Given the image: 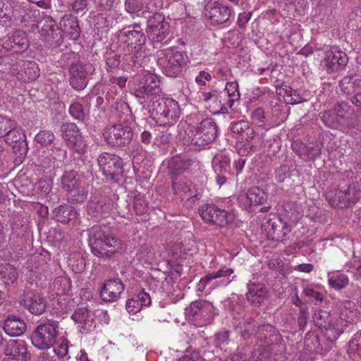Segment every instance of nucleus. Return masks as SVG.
<instances>
[{"mask_svg":"<svg viewBox=\"0 0 361 361\" xmlns=\"http://www.w3.org/2000/svg\"><path fill=\"white\" fill-rule=\"evenodd\" d=\"M92 252L99 257H108L123 250L121 240L109 231L106 226L96 225L88 232Z\"/></svg>","mask_w":361,"mask_h":361,"instance_id":"obj_1","label":"nucleus"},{"mask_svg":"<svg viewBox=\"0 0 361 361\" xmlns=\"http://www.w3.org/2000/svg\"><path fill=\"white\" fill-rule=\"evenodd\" d=\"M119 37L126 44V49L124 51L122 60L129 67L135 66L138 63V59L143 54L146 42V37L142 30L140 25L135 24L121 31Z\"/></svg>","mask_w":361,"mask_h":361,"instance_id":"obj_2","label":"nucleus"},{"mask_svg":"<svg viewBox=\"0 0 361 361\" xmlns=\"http://www.w3.org/2000/svg\"><path fill=\"white\" fill-rule=\"evenodd\" d=\"M184 145L205 147L214 141L217 136L216 124L211 118H206L197 126H188L183 133H179Z\"/></svg>","mask_w":361,"mask_h":361,"instance_id":"obj_3","label":"nucleus"},{"mask_svg":"<svg viewBox=\"0 0 361 361\" xmlns=\"http://www.w3.org/2000/svg\"><path fill=\"white\" fill-rule=\"evenodd\" d=\"M151 103L152 116L159 126H171L178 121L180 109L176 101L171 98L153 97Z\"/></svg>","mask_w":361,"mask_h":361,"instance_id":"obj_4","label":"nucleus"},{"mask_svg":"<svg viewBox=\"0 0 361 361\" xmlns=\"http://www.w3.org/2000/svg\"><path fill=\"white\" fill-rule=\"evenodd\" d=\"M157 63L165 75L176 78L181 74L188 58L185 52L171 47L157 51Z\"/></svg>","mask_w":361,"mask_h":361,"instance_id":"obj_5","label":"nucleus"},{"mask_svg":"<svg viewBox=\"0 0 361 361\" xmlns=\"http://www.w3.org/2000/svg\"><path fill=\"white\" fill-rule=\"evenodd\" d=\"M134 95L142 104L149 97L154 96L161 92L160 80L159 77L148 71L136 74L133 78Z\"/></svg>","mask_w":361,"mask_h":361,"instance_id":"obj_6","label":"nucleus"},{"mask_svg":"<svg viewBox=\"0 0 361 361\" xmlns=\"http://www.w3.org/2000/svg\"><path fill=\"white\" fill-rule=\"evenodd\" d=\"M147 32L154 44H168L171 38L169 23L164 16L159 13H154L147 20Z\"/></svg>","mask_w":361,"mask_h":361,"instance_id":"obj_7","label":"nucleus"},{"mask_svg":"<svg viewBox=\"0 0 361 361\" xmlns=\"http://www.w3.org/2000/svg\"><path fill=\"white\" fill-rule=\"evenodd\" d=\"M186 318L195 326H204L211 322L214 314L213 305L206 300L192 302L185 311Z\"/></svg>","mask_w":361,"mask_h":361,"instance_id":"obj_8","label":"nucleus"},{"mask_svg":"<svg viewBox=\"0 0 361 361\" xmlns=\"http://www.w3.org/2000/svg\"><path fill=\"white\" fill-rule=\"evenodd\" d=\"M198 212L204 221L221 227L232 223L236 216L233 210L221 209L212 204L201 205Z\"/></svg>","mask_w":361,"mask_h":361,"instance_id":"obj_9","label":"nucleus"},{"mask_svg":"<svg viewBox=\"0 0 361 361\" xmlns=\"http://www.w3.org/2000/svg\"><path fill=\"white\" fill-rule=\"evenodd\" d=\"M233 273V269L226 267H221L216 271L208 273L200 280L197 290L199 292H203L207 288L210 293L217 288L226 286L235 277L233 276L232 279H230Z\"/></svg>","mask_w":361,"mask_h":361,"instance_id":"obj_10","label":"nucleus"},{"mask_svg":"<svg viewBox=\"0 0 361 361\" xmlns=\"http://www.w3.org/2000/svg\"><path fill=\"white\" fill-rule=\"evenodd\" d=\"M58 324L45 323L37 326L32 334L31 341L33 345L39 349H49L56 342Z\"/></svg>","mask_w":361,"mask_h":361,"instance_id":"obj_11","label":"nucleus"},{"mask_svg":"<svg viewBox=\"0 0 361 361\" xmlns=\"http://www.w3.org/2000/svg\"><path fill=\"white\" fill-rule=\"evenodd\" d=\"M354 114V110L346 102L338 103L333 109L323 114L322 119L325 125L335 128L340 125H348Z\"/></svg>","mask_w":361,"mask_h":361,"instance_id":"obj_12","label":"nucleus"},{"mask_svg":"<svg viewBox=\"0 0 361 361\" xmlns=\"http://www.w3.org/2000/svg\"><path fill=\"white\" fill-rule=\"evenodd\" d=\"M103 136L106 142L111 146H126L133 140V132L130 127L116 124L104 128Z\"/></svg>","mask_w":361,"mask_h":361,"instance_id":"obj_13","label":"nucleus"},{"mask_svg":"<svg viewBox=\"0 0 361 361\" xmlns=\"http://www.w3.org/2000/svg\"><path fill=\"white\" fill-rule=\"evenodd\" d=\"M62 137L67 146L76 153L82 154L87 152V143L75 123H64L61 127Z\"/></svg>","mask_w":361,"mask_h":361,"instance_id":"obj_14","label":"nucleus"},{"mask_svg":"<svg viewBox=\"0 0 361 361\" xmlns=\"http://www.w3.org/2000/svg\"><path fill=\"white\" fill-rule=\"evenodd\" d=\"M94 70V66L90 63L72 64L69 68L71 86L77 91L84 90Z\"/></svg>","mask_w":361,"mask_h":361,"instance_id":"obj_15","label":"nucleus"},{"mask_svg":"<svg viewBox=\"0 0 361 361\" xmlns=\"http://www.w3.org/2000/svg\"><path fill=\"white\" fill-rule=\"evenodd\" d=\"M116 209L115 203L105 194L96 190L87 204L88 214L94 217L105 216Z\"/></svg>","mask_w":361,"mask_h":361,"instance_id":"obj_16","label":"nucleus"},{"mask_svg":"<svg viewBox=\"0 0 361 361\" xmlns=\"http://www.w3.org/2000/svg\"><path fill=\"white\" fill-rule=\"evenodd\" d=\"M98 166L106 180H112L123 171V160L116 154L102 153L97 158Z\"/></svg>","mask_w":361,"mask_h":361,"instance_id":"obj_17","label":"nucleus"},{"mask_svg":"<svg viewBox=\"0 0 361 361\" xmlns=\"http://www.w3.org/2000/svg\"><path fill=\"white\" fill-rule=\"evenodd\" d=\"M61 187L67 191L76 202H82L87 197V192L81 185L75 171H65L61 178Z\"/></svg>","mask_w":361,"mask_h":361,"instance_id":"obj_18","label":"nucleus"},{"mask_svg":"<svg viewBox=\"0 0 361 361\" xmlns=\"http://www.w3.org/2000/svg\"><path fill=\"white\" fill-rule=\"evenodd\" d=\"M205 17L213 25H221L229 21L233 16L232 9L218 1L207 3L205 7Z\"/></svg>","mask_w":361,"mask_h":361,"instance_id":"obj_19","label":"nucleus"},{"mask_svg":"<svg viewBox=\"0 0 361 361\" xmlns=\"http://www.w3.org/2000/svg\"><path fill=\"white\" fill-rule=\"evenodd\" d=\"M359 318V311L355 304L351 301H345L340 309L339 318L337 319V326L333 330L334 337H339L343 332L344 328L349 324L356 322Z\"/></svg>","mask_w":361,"mask_h":361,"instance_id":"obj_20","label":"nucleus"},{"mask_svg":"<svg viewBox=\"0 0 361 361\" xmlns=\"http://www.w3.org/2000/svg\"><path fill=\"white\" fill-rule=\"evenodd\" d=\"M347 54L337 47H331L325 51V56L321 66L327 73H333L342 70L348 63Z\"/></svg>","mask_w":361,"mask_h":361,"instance_id":"obj_21","label":"nucleus"},{"mask_svg":"<svg viewBox=\"0 0 361 361\" xmlns=\"http://www.w3.org/2000/svg\"><path fill=\"white\" fill-rule=\"evenodd\" d=\"M161 0H126V11L137 16L152 13L161 8Z\"/></svg>","mask_w":361,"mask_h":361,"instance_id":"obj_22","label":"nucleus"},{"mask_svg":"<svg viewBox=\"0 0 361 361\" xmlns=\"http://www.w3.org/2000/svg\"><path fill=\"white\" fill-rule=\"evenodd\" d=\"M71 318L78 324L81 334H88L93 331L96 322L93 313L87 307L78 308L72 314Z\"/></svg>","mask_w":361,"mask_h":361,"instance_id":"obj_23","label":"nucleus"},{"mask_svg":"<svg viewBox=\"0 0 361 361\" xmlns=\"http://www.w3.org/2000/svg\"><path fill=\"white\" fill-rule=\"evenodd\" d=\"M4 353L6 357H13L18 361H30L31 358L23 340H10L5 345Z\"/></svg>","mask_w":361,"mask_h":361,"instance_id":"obj_24","label":"nucleus"},{"mask_svg":"<svg viewBox=\"0 0 361 361\" xmlns=\"http://www.w3.org/2000/svg\"><path fill=\"white\" fill-rule=\"evenodd\" d=\"M42 23L39 31L40 35L51 46H57L62 41V35L60 31L55 29L56 23L51 16H45L42 20Z\"/></svg>","mask_w":361,"mask_h":361,"instance_id":"obj_25","label":"nucleus"},{"mask_svg":"<svg viewBox=\"0 0 361 361\" xmlns=\"http://www.w3.org/2000/svg\"><path fill=\"white\" fill-rule=\"evenodd\" d=\"M39 11L33 8L30 5L23 6L17 1H13V8L11 13V25L13 23H22L28 20L35 21Z\"/></svg>","mask_w":361,"mask_h":361,"instance_id":"obj_26","label":"nucleus"},{"mask_svg":"<svg viewBox=\"0 0 361 361\" xmlns=\"http://www.w3.org/2000/svg\"><path fill=\"white\" fill-rule=\"evenodd\" d=\"M360 196L355 191V185H350L345 190H338L333 198L329 199V203L333 207L344 208L350 207Z\"/></svg>","mask_w":361,"mask_h":361,"instance_id":"obj_27","label":"nucleus"},{"mask_svg":"<svg viewBox=\"0 0 361 361\" xmlns=\"http://www.w3.org/2000/svg\"><path fill=\"white\" fill-rule=\"evenodd\" d=\"M124 290V285L120 279H110L106 281L100 291L102 300L109 302L116 301Z\"/></svg>","mask_w":361,"mask_h":361,"instance_id":"obj_28","label":"nucleus"},{"mask_svg":"<svg viewBox=\"0 0 361 361\" xmlns=\"http://www.w3.org/2000/svg\"><path fill=\"white\" fill-rule=\"evenodd\" d=\"M263 134H257L250 126L245 132L243 139H245V143L238 149L240 156H246L250 152L258 150L262 147Z\"/></svg>","mask_w":361,"mask_h":361,"instance_id":"obj_29","label":"nucleus"},{"mask_svg":"<svg viewBox=\"0 0 361 361\" xmlns=\"http://www.w3.org/2000/svg\"><path fill=\"white\" fill-rule=\"evenodd\" d=\"M313 320L319 328L325 329V334L330 341H334L338 338L334 337L333 336V330L337 326V320L333 322L329 312L326 310H319L314 312Z\"/></svg>","mask_w":361,"mask_h":361,"instance_id":"obj_30","label":"nucleus"},{"mask_svg":"<svg viewBox=\"0 0 361 361\" xmlns=\"http://www.w3.org/2000/svg\"><path fill=\"white\" fill-rule=\"evenodd\" d=\"M20 305L35 315L42 314L46 309L45 299L39 293L25 294L20 300Z\"/></svg>","mask_w":361,"mask_h":361,"instance_id":"obj_31","label":"nucleus"},{"mask_svg":"<svg viewBox=\"0 0 361 361\" xmlns=\"http://www.w3.org/2000/svg\"><path fill=\"white\" fill-rule=\"evenodd\" d=\"M221 93L225 99L221 114H228V109H232L235 102L240 100V94L238 83L236 81L226 82L224 91Z\"/></svg>","mask_w":361,"mask_h":361,"instance_id":"obj_32","label":"nucleus"},{"mask_svg":"<svg viewBox=\"0 0 361 361\" xmlns=\"http://www.w3.org/2000/svg\"><path fill=\"white\" fill-rule=\"evenodd\" d=\"M173 194L181 200L189 199L195 194V187L190 180L185 176L172 180Z\"/></svg>","mask_w":361,"mask_h":361,"instance_id":"obj_33","label":"nucleus"},{"mask_svg":"<svg viewBox=\"0 0 361 361\" xmlns=\"http://www.w3.org/2000/svg\"><path fill=\"white\" fill-rule=\"evenodd\" d=\"M192 163L193 161L186 157L176 156L169 159L167 169L171 179H177V176L187 171Z\"/></svg>","mask_w":361,"mask_h":361,"instance_id":"obj_34","label":"nucleus"},{"mask_svg":"<svg viewBox=\"0 0 361 361\" xmlns=\"http://www.w3.org/2000/svg\"><path fill=\"white\" fill-rule=\"evenodd\" d=\"M59 25L61 31L71 39L76 40L80 37V30L76 17L71 14L64 15Z\"/></svg>","mask_w":361,"mask_h":361,"instance_id":"obj_35","label":"nucleus"},{"mask_svg":"<svg viewBox=\"0 0 361 361\" xmlns=\"http://www.w3.org/2000/svg\"><path fill=\"white\" fill-rule=\"evenodd\" d=\"M293 150L297 154L305 160L314 159L321 154L322 146L319 143H311L305 145L302 142H295L293 145Z\"/></svg>","mask_w":361,"mask_h":361,"instance_id":"obj_36","label":"nucleus"},{"mask_svg":"<svg viewBox=\"0 0 361 361\" xmlns=\"http://www.w3.org/2000/svg\"><path fill=\"white\" fill-rule=\"evenodd\" d=\"M247 288V299L254 305H260L268 295V289L263 283H250Z\"/></svg>","mask_w":361,"mask_h":361,"instance_id":"obj_37","label":"nucleus"},{"mask_svg":"<svg viewBox=\"0 0 361 361\" xmlns=\"http://www.w3.org/2000/svg\"><path fill=\"white\" fill-rule=\"evenodd\" d=\"M151 305V298L149 295L141 291L129 298L126 302V310L130 314H136L140 312L142 307H148Z\"/></svg>","mask_w":361,"mask_h":361,"instance_id":"obj_38","label":"nucleus"},{"mask_svg":"<svg viewBox=\"0 0 361 361\" xmlns=\"http://www.w3.org/2000/svg\"><path fill=\"white\" fill-rule=\"evenodd\" d=\"M6 44L11 47L13 52H23L27 49L29 40L25 32L17 30L11 37L6 39Z\"/></svg>","mask_w":361,"mask_h":361,"instance_id":"obj_39","label":"nucleus"},{"mask_svg":"<svg viewBox=\"0 0 361 361\" xmlns=\"http://www.w3.org/2000/svg\"><path fill=\"white\" fill-rule=\"evenodd\" d=\"M3 328L6 334L11 336H18L25 332L26 324L23 320L11 315L4 321Z\"/></svg>","mask_w":361,"mask_h":361,"instance_id":"obj_40","label":"nucleus"},{"mask_svg":"<svg viewBox=\"0 0 361 361\" xmlns=\"http://www.w3.org/2000/svg\"><path fill=\"white\" fill-rule=\"evenodd\" d=\"M201 99L207 103L209 107L216 109V113L221 114L225 99L223 98L221 92H219L216 90H213L210 92H203L201 93Z\"/></svg>","mask_w":361,"mask_h":361,"instance_id":"obj_41","label":"nucleus"},{"mask_svg":"<svg viewBox=\"0 0 361 361\" xmlns=\"http://www.w3.org/2000/svg\"><path fill=\"white\" fill-rule=\"evenodd\" d=\"M21 69L17 68V74L22 78L29 81L35 80L39 76V68L37 64L34 61H22Z\"/></svg>","mask_w":361,"mask_h":361,"instance_id":"obj_42","label":"nucleus"},{"mask_svg":"<svg viewBox=\"0 0 361 361\" xmlns=\"http://www.w3.org/2000/svg\"><path fill=\"white\" fill-rule=\"evenodd\" d=\"M230 158L224 153H218L212 159V168L216 173H228L231 174L230 171Z\"/></svg>","mask_w":361,"mask_h":361,"instance_id":"obj_43","label":"nucleus"},{"mask_svg":"<svg viewBox=\"0 0 361 361\" xmlns=\"http://www.w3.org/2000/svg\"><path fill=\"white\" fill-rule=\"evenodd\" d=\"M329 285L336 289L341 290L349 283L348 276L340 271H332L327 274Z\"/></svg>","mask_w":361,"mask_h":361,"instance_id":"obj_44","label":"nucleus"},{"mask_svg":"<svg viewBox=\"0 0 361 361\" xmlns=\"http://www.w3.org/2000/svg\"><path fill=\"white\" fill-rule=\"evenodd\" d=\"M15 267L9 264H0V279L6 285H11L18 278Z\"/></svg>","mask_w":361,"mask_h":361,"instance_id":"obj_45","label":"nucleus"},{"mask_svg":"<svg viewBox=\"0 0 361 361\" xmlns=\"http://www.w3.org/2000/svg\"><path fill=\"white\" fill-rule=\"evenodd\" d=\"M13 0H0V23L4 27L11 26V13Z\"/></svg>","mask_w":361,"mask_h":361,"instance_id":"obj_46","label":"nucleus"},{"mask_svg":"<svg viewBox=\"0 0 361 361\" xmlns=\"http://www.w3.org/2000/svg\"><path fill=\"white\" fill-rule=\"evenodd\" d=\"M300 219V215L298 214L294 218L291 216H288V222H284L280 221L281 223L283 224L282 229L281 231L279 230V233L276 236H273L272 239H274L277 241H281L285 243L288 240V235L290 233L292 229V224H296Z\"/></svg>","mask_w":361,"mask_h":361,"instance_id":"obj_47","label":"nucleus"},{"mask_svg":"<svg viewBox=\"0 0 361 361\" xmlns=\"http://www.w3.org/2000/svg\"><path fill=\"white\" fill-rule=\"evenodd\" d=\"M361 80L356 77H344L339 83L341 91L346 94H350L355 93L361 85Z\"/></svg>","mask_w":361,"mask_h":361,"instance_id":"obj_48","label":"nucleus"},{"mask_svg":"<svg viewBox=\"0 0 361 361\" xmlns=\"http://www.w3.org/2000/svg\"><path fill=\"white\" fill-rule=\"evenodd\" d=\"M6 142L10 145L15 146L16 144L20 142H23L25 140V134L20 128L16 127V123L14 121L13 128H11L8 133L5 135Z\"/></svg>","mask_w":361,"mask_h":361,"instance_id":"obj_49","label":"nucleus"},{"mask_svg":"<svg viewBox=\"0 0 361 361\" xmlns=\"http://www.w3.org/2000/svg\"><path fill=\"white\" fill-rule=\"evenodd\" d=\"M106 99L114 108V110L118 112V116H121V114H126L129 111V106L127 103L119 97H114L111 92L107 93Z\"/></svg>","mask_w":361,"mask_h":361,"instance_id":"obj_50","label":"nucleus"},{"mask_svg":"<svg viewBox=\"0 0 361 361\" xmlns=\"http://www.w3.org/2000/svg\"><path fill=\"white\" fill-rule=\"evenodd\" d=\"M68 265L75 273L82 272L85 268V261L83 256L79 252H73L68 259Z\"/></svg>","mask_w":361,"mask_h":361,"instance_id":"obj_51","label":"nucleus"},{"mask_svg":"<svg viewBox=\"0 0 361 361\" xmlns=\"http://www.w3.org/2000/svg\"><path fill=\"white\" fill-rule=\"evenodd\" d=\"M250 200L252 205H259L264 204L267 200V193L259 187H252L248 190Z\"/></svg>","mask_w":361,"mask_h":361,"instance_id":"obj_52","label":"nucleus"},{"mask_svg":"<svg viewBox=\"0 0 361 361\" xmlns=\"http://www.w3.org/2000/svg\"><path fill=\"white\" fill-rule=\"evenodd\" d=\"M58 212L61 214V217L59 220L64 223L74 221L78 216L77 210L71 206H60Z\"/></svg>","mask_w":361,"mask_h":361,"instance_id":"obj_53","label":"nucleus"},{"mask_svg":"<svg viewBox=\"0 0 361 361\" xmlns=\"http://www.w3.org/2000/svg\"><path fill=\"white\" fill-rule=\"evenodd\" d=\"M237 328L244 339L248 338L256 332V326L254 324L252 319H249L248 321L240 322Z\"/></svg>","mask_w":361,"mask_h":361,"instance_id":"obj_54","label":"nucleus"},{"mask_svg":"<svg viewBox=\"0 0 361 361\" xmlns=\"http://www.w3.org/2000/svg\"><path fill=\"white\" fill-rule=\"evenodd\" d=\"M133 209L137 215H142L147 213L148 210V204L144 197L140 193L134 196L133 200Z\"/></svg>","mask_w":361,"mask_h":361,"instance_id":"obj_55","label":"nucleus"},{"mask_svg":"<svg viewBox=\"0 0 361 361\" xmlns=\"http://www.w3.org/2000/svg\"><path fill=\"white\" fill-rule=\"evenodd\" d=\"M107 71L111 72L116 69L121 63L120 56L114 51L106 52L104 56Z\"/></svg>","mask_w":361,"mask_h":361,"instance_id":"obj_56","label":"nucleus"},{"mask_svg":"<svg viewBox=\"0 0 361 361\" xmlns=\"http://www.w3.org/2000/svg\"><path fill=\"white\" fill-rule=\"evenodd\" d=\"M69 113L75 120L83 121L85 118V112L82 105L79 102H73L69 106Z\"/></svg>","mask_w":361,"mask_h":361,"instance_id":"obj_57","label":"nucleus"},{"mask_svg":"<svg viewBox=\"0 0 361 361\" xmlns=\"http://www.w3.org/2000/svg\"><path fill=\"white\" fill-rule=\"evenodd\" d=\"M55 136L49 130H41L35 137V140L42 145H48L54 140Z\"/></svg>","mask_w":361,"mask_h":361,"instance_id":"obj_58","label":"nucleus"},{"mask_svg":"<svg viewBox=\"0 0 361 361\" xmlns=\"http://www.w3.org/2000/svg\"><path fill=\"white\" fill-rule=\"evenodd\" d=\"M54 352L59 358L68 359L69 356L68 355V340L66 338H61L59 341V343L54 348Z\"/></svg>","mask_w":361,"mask_h":361,"instance_id":"obj_59","label":"nucleus"},{"mask_svg":"<svg viewBox=\"0 0 361 361\" xmlns=\"http://www.w3.org/2000/svg\"><path fill=\"white\" fill-rule=\"evenodd\" d=\"M262 146L264 151L267 153L268 156L275 155L280 149L279 142L275 139L264 141L263 140Z\"/></svg>","mask_w":361,"mask_h":361,"instance_id":"obj_60","label":"nucleus"},{"mask_svg":"<svg viewBox=\"0 0 361 361\" xmlns=\"http://www.w3.org/2000/svg\"><path fill=\"white\" fill-rule=\"evenodd\" d=\"M249 127L250 125L248 122L239 121L232 123L230 126V130L233 133L241 135L243 137Z\"/></svg>","mask_w":361,"mask_h":361,"instance_id":"obj_61","label":"nucleus"},{"mask_svg":"<svg viewBox=\"0 0 361 361\" xmlns=\"http://www.w3.org/2000/svg\"><path fill=\"white\" fill-rule=\"evenodd\" d=\"M320 288H313L307 286L303 289V293L305 296L314 299L316 301L322 302L324 300V293Z\"/></svg>","mask_w":361,"mask_h":361,"instance_id":"obj_62","label":"nucleus"},{"mask_svg":"<svg viewBox=\"0 0 361 361\" xmlns=\"http://www.w3.org/2000/svg\"><path fill=\"white\" fill-rule=\"evenodd\" d=\"M269 357V353L265 350L264 346H259L252 352L249 357L250 361H267Z\"/></svg>","mask_w":361,"mask_h":361,"instance_id":"obj_63","label":"nucleus"},{"mask_svg":"<svg viewBox=\"0 0 361 361\" xmlns=\"http://www.w3.org/2000/svg\"><path fill=\"white\" fill-rule=\"evenodd\" d=\"M349 350L352 353H357L361 357V331L355 334L349 342Z\"/></svg>","mask_w":361,"mask_h":361,"instance_id":"obj_64","label":"nucleus"}]
</instances>
